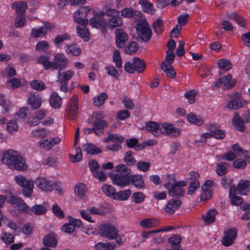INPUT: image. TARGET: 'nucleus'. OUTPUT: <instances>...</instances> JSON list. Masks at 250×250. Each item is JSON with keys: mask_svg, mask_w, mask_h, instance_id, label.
<instances>
[{"mask_svg": "<svg viewBox=\"0 0 250 250\" xmlns=\"http://www.w3.org/2000/svg\"><path fill=\"white\" fill-rule=\"evenodd\" d=\"M116 173L110 174L112 183L121 188L132 184L137 188H143L145 184L143 176L138 174H131V169L125 164H119L115 167Z\"/></svg>", "mask_w": 250, "mask_h": 250, "instance_id": "f257e3e1", "label": "nucleus"}, {"mask_svg": "<svg viewBox=\"0 0 250 250\" xmlns=\"http://www.w3.org/2000/svg\"><path fill=\"white\" fill-rule=\"evenodd\" d=\"M2 162L3 164L20 171L26 169L25 161L17 152L13 150L5 152L2 156Z\"/></svg>", "mask_w": 250, "mask_h": 250, "instance_id": "f03ea898", "label": "nucleus"}, {"mask_svg": "<svg viewBox=\"0 0 250 250\" xmlns=\"http://www.w3.org/2000/svg\"><path fill=\"white\" fill-rule=\"evenodd\" d=\"M138 40L148 42L152 35L151 27L146 19H139L135 26Z\"/></svg>", "mask_w": 250, "mask_h": 250, "instance_id": "7ed1b4c3", "label": "nucleus"}, {"mask_svg": "<svg viewBox=\"0 0 250 250\" xmlns=\"http://www.w3.org/2000/svg\"><path fill=\"white\" fill-rule=\"evenodd\" d=\"M14 179L17 184L23 188V194L27 197H30L33 193L34 182L27 180L26 177L21 175L16 176Z\"/></svg>", "mask_w": 250, "mask_h": 250, "instance_id": "20e7f679", "label": "nucleus"}, {"mask_svg": "<svg viewBox=\"0 0 250 250\" xmlns=\"http://www.w3.org/2000/svg\"><path fill=\"white\" fill-rule=\"evenodd\" d=\"M106 16L109 17L106 25L110 29L121 26L123 24L122 18L119 16V12L115 9H109L105 12Z\"/></svg>", "mask_w": 250, "mask_h": 250, "instance_id": "39448f33", "label": "nucleus"}, {"mask_svg": "<svg viewBox=\"0 0 250 250\" xmlns=\"http://www.w3.org/2000/svg\"><path fill=\"white\" fill-rule=\"evenodd\" d=\"M91 9L90 6L82 7L79 8L73 15L74 21L81 25L86 26L88 23L86 17Z\"/></svg>", "mask_w": 250, "mask_h": 250, "instance_id": "423d86ee", "label": "nucleus"}, {"mask_svg": "<svg viewBox=\"0 0 250 250\" xmlns=\"http://www.w3.org/2000/svg\"><path fill=\"white\" fill-rule=\"evenodd\" d=\"M51 63L50 69L61 71L67 67L68 61L63 54L57 53L54 56V61Z\"/></svg>", "mask_w": 250, "mask_h": 250, "instance_id": "0eeeda50", "label": "nucleus"}, {"mask_svg": "<svg viewBox=\"0 0 250 250\" xmlns=\"http://www.w3.org/2000/svg\"><path fill=\"white\" fill-rule=\"evenodd\" d=\"M102 113H97L95 115V120L92 123V126L95 130V134L101 136L104 133V129L107 126V123L103 119Z\"/></svg>", "mask_w": 250, "mask_h": 250, "instance_id": "6e6552de", "label": "nucleus"}, {"mask_svg": "<svg viewBox=\"0 0 250 250\" xmlns=\"http://www.w3.org/2000/svg\"><path fill=\"white\" fill-rule=\"evenodd\" d=\"M78 109L79 98L76 95H74L70 99L66 109L68 118L71 120H75L77 117Z\"/></svg>", "mask_w": 250, "mask_h": 250, "instance_id": "1a4fd4ad", "label": "nucleus"}, {"mask_svg": "<svg viewBox=\"0 0 250 250\" xmlns=\"http://www.w3.org/2000/svg\"><path fill=\"white\" fill-rule=\"evenodd\" d=\"M99 233L101 236L109 240L116 238L118 235L117 231L115 227L108 224L101 225Z\"/></svg>", "mask_w": 250, "mask_h": 250, "instance_id": "9d476101", "label": "nucleus"}, {"mask_svg": "<svg viewBox=\"0 0 250 250\" xmlns=\"http://www.w3.org/2000/svg\"><path fill=\"white\" fill-rule=\"evenodd\" d=\"M236 83V81L235 79L232 80L231 75L228 74L214 82L213 87L217 88L223 86L225 89H229L234 86Z\"/></svg>", "mask_w": 250, "mask_h": 250, "instance_id": "9b49d317", "label": "nucleus"}, {"mask_svg": "<svg viewBox=\"0 0 250 250\" xmlns=\"http://www.w3.org/2000/svg\"><path fill=\"white\" fill-rule=\"evenodd\" d=\"M187 183L185 181H180L173 184L168 190L169 194L172 196H176L178 198H181L184 195L185 191L182 188L185 187Z\"/></svg>", "mask_w": 250, "mask_h": 250, "instance_id": "f8f14e48", "label": "nucleus"}, {"mask_svg": "<svg viewBox=\"0 0 250 250\" xmlns=\"http://www.w3.org/2000/svg\"><path fill=\"white\" fill-rule=\"evenodd\" d=\"M237 230L235 228H230L224 233V237L222 238L221 243L225 247L231 245L237 237Z\"/></svg>", "mask_w": 250, "mask_h": 250, "instance_id": "ddd939ff", "label": "nucleus"}, {"mask_svg": "<svg viewBox=\"0 0 250 250\" xmlns=\"http://www.w3.org/2000/svg\"><path fill=\"white\" fill-rule=\"evenodd\" d=\"M35 183L40 189L45 191H51L57 187L56 183L43 177L37 178Z\"/></svg>", "mask_w": 250, "mask_h": 250, "instance_id": "4468645a", "label": "nucleus"}, {"mask_svg": "<svg viewBox=\"0 0 250 250\" xmlns=\"http://www.w3.org/2000/svg\"><path fill=\"white\" fill-rule=\"evenodd\" d=\"M114 33L116 46L118 48L124 47L128 39V35L121 28H117Z\"/></svg>", "mask_w": 250, "mask_h": 250, "instance_id": "2eb2a0df", "label": "nucleus"}, {"mask_svg": "<svg viewBox=\"0 0 250 250\" xmlns=\"http://www.w3.org/2000/svg\"><path fill=\"white\" fill-rule=\"evenodd\" d=\"M161 127L164 129V133L173 137H178L181 134V130L176 128L173 124L164 123L161 124Z\"/></svg>", "mask_w": 250, "mask_h": 250, "instance_id": "dca6fc26", "label": "nucleus"}, {"mask_svg": "<svg viewBox=\"0 0 250 250\" xmlns=\"http://www.w3.org/2000/svg\"><path fill=\"white\" fill-rule=\"evenodd\" d=\"M181 204V201L179 199L169 200L165 208V212L168 215L173 214L180 208Z\"/></svg>", "mask_w": 250, "mask_h": 250, "instance_id": "f3484780", "label": "nucleus"}, {"mask_svg": "<svg viewBox=\"0 0 250 250\" xmlns=\"http://www.w3.org/2000/svg\"><path fill=\"white\" fill-rule=\"evenodd\" d=\"M105 13L101 12L99 15H96L90 20V24L96 28H103L106 25V21L103 19Z\"/></svg>", "mask_w": 250, "mask_h": 250, "instance_id": "a211bd4d", "label": "nucleus"}, {"mask_svg": "<svg viewBox=\"0 0 250 250\" xmlns=\"http://www.w3.org/2000/svg\"><path fill=\"white\" fill-rule=\"evenodd\" d=\"M42 98L39 94L31 93L29 94L28 99V103L33 109H37L40 107L42 105Z\"/></svg>", "mask_w": 250, "mask_h": 250, "instance_id": "6ab92c4d", "label": "nucleus"}, {"mask_svg": "<svg viewBox=\"0 0 250 250\" xmlns=\"http://www.w3.org/2000/svg\"><path fill=\"white\" fill-rule=\"evenodd\" d=\"M42 243L44 247L55 248L58 244L57 235L52 232L44 236Z\"/></svg>", "mask_w": 250, "mask_h": 250, "instance_id": "aec40b11", "label": "nucleus"}, {"mask_svg": "<svg viewBox=\"0 0 250 250\" xmlns=\"http://www.w3.org/2000/svg\"><path fill=\"white\" fill-rule=\"evenodd\" d=\"M49 104L54 109H59L62 103V98L59 96L57 92H53L49 99Z\"/></svg>", "mask_w": 250, "mask_h": 250, "instance_id": "412c9836", "label": "nucleus"}, {"mask_svg": "<svg viewBox=\"0 0 250 250\" xmlns=\"http://www.w3.org/2000/svg\"><path fill=\"white\" fill-rule=\"evenodd\" d=\"M146 129L154 136H158L163 133L161 124L158 125L156 122H149L146 125Z\"/></svg>", "mask_w": 250, "mask_h": 250, "instance_id": "4be33fe9", "label": "nucleus"}, {"mask_svg": "<svg viewBox=\"0 0 250 250\" xmlns=\"http://www.w3.org/2000/svg\"><path fill=\"white\" fill-rule=\"evenodd\" d=\"M181 237L178 234H174L168 239V243L170 244L171 249L166 250H183L180 244Z\"/></svg>", "mask_w": 250, "mask_h": 250, "instance_id": "5701e85b", "label": "nucleus"}, {"mask_svg": "<svg viewBox=\"0 0 250 250\" xmlns=\"http://www.w3.org/2000/svg\"><path fill=\"white\" fill-rule=\"evenodd\" d=\"M238 194L242 195H247L250 192V181L241 180L237 186Z\"/></svg>", "mask_w": 250, "mask_h": 250, "instance_id": "b1692460", "label": "nucleus"}, {"mask_svg": "<svg viewBox=\"0 0 250 250\" xmlns=\"http://www.w3.org/2000/svg\"><path fill=\"white\" fill-rule=\"evenodd\" d=\"M244 123L243 120L241 119L239 114L235 112L232 119V123L234 128L239 131L244 132L245 128Z\"/></svg>", "mask_w": 250, "mask_h": 250, "instance_id": "393cba45", "label": "nucleus"}, {"mask_svg": "<svg viewBox=\"0 0 250 250\" xmlns=\"http://www.w3.org/2000/svg\"><path fill=\"white\" fill-rule=\"evenodd\" d=\"M160 66L168 78L173 79L176 77V72L171 65L168 64L166 61H164L161 63Z\"/></svg>", "mask_w": 250, "mask_h": 250, "instance_id": "a878e982", "label": "nucleus"}, {"mask_svg": "<svg viewBox=\"0 0 250 250\" xmlns=\"http://www.w3.org/2000/svg\"><path fill=\"white\" fill-rule=\"evenodd\" d=\"M247 104L246 101L238 97H235L233 100L228 104L227 106L230 109H236L244 107Z\"/></svg>", "mask_w": 250, "mask_h": 250, "instance_id": "bb28decb", "label": "nucleus"}, {"mask_svg": "<svg viewBox=\"0 0 250 250\" xmlns=\"http://www.w3.org/2000/svg\"><path fill=\"white\" fill-rule=\"evenodd\" d=\"M133 69L138 73H143L146 69V64L145 62L138 57L133 58Z\"/></svg>", "mask_w": 250, "mask_h": 250, "instance_id": "cd10ccee", "label": "nucleus"}, {"mask_svg": "<svg viewBox=\"0 0 250 250\" xmlns=\"http://www.w3.org/2000/svg\"><path fill=\"white\" fill-rule=\"evenodd\" d=\"M83 151L90 155H95L102 152V150L91 143H87L83 146Z\"/></svg>", "mask_w": 250, "mask_h": 250, "instance_id": "c85d7f7f", "label": "nucleus"}, {"mask_svg": "<svg viewBox=\"0 0 250 250\" xmlns=\"http://www.w3.org/2000/svg\"><path fill=\"white\" fill-rule=\"evenodd\" d=\"M139 4L142 6L143 11L145 13L153 15L155 12L153 4L146 0H140Z\"/></svg>", "mask_w": 250, "mask_h": 250, "instance_id": "c756f323", "label": "nucleus"}, {"mask_svg": "<svg viewBox=\"0 0 250 250\" xmlns=\"http://www.w3.org/2000/svg\"><path fill=\"white\" fill-rule=\"evenodd\" d=\"M217 214V211L215 209H210L207 212L206 214L203 215L202 218L208 224L213 223L215 220V216Z\"/></svg>", "mask_w": 250, "mask_h": 250, "instance_id": "7c9ffc66", "label": "nucleus"}, {"mask_svg": "<svg viewBox=\"0 0 250 250\" xmlns=\"http://www.w3.org/2000/svg\"><path fill=\"white\" fill-rule=\"evenodd\" d=\"M65 47V51L67 53L75 56H79L82 52L81 49L76 44H66Z\"/></svg>", "mask_w": 250, "mask_h": 250, "instance_id": "2f4dec72", "label": "nucleus"}, {"mask_svg": "<svg viewBox=\"0 0 250 250\" xmlns=\"http://www.w3.org/2000/svg\"><path fill=\"white\" fill-rule=\"evenodd\" d=\"M131 191L130 189L120 191L114 196V199L120 201H125L130 196Z\"/></svg>", "mask_w": 250, "mask_h": 250, "instance_id": "473e14b6", "label": "nucleus"}, {"mask_svg": "<svg viewBox=\"0 0 250 250\" xmlns=\"http://www.w3.org/2000/svg\"><path fill=\"white\" fill-rule=\"evenodd\" d=\"M13 5L16 7L17 15H25L26 9L27 8V4L24 1L15 2Z\"/></svg>", "mask_w": 250, "mask_h": 250, "instance_id": "72a5a7b5", "label": "nucleus"}, {"mask_svg": "<svg viewBox=\"0 0 250 250\" xmlns=\"http://www.w3.org/2000/svg\"><path fill=\"white\" fill-rule=\"evenodd\" d=\"M108 98V95L105 92L100 93L98 96L95 97L93 99V104L96 106H101L105 101Z\"/></svg>", "mask_w": 250, "mask_h": 250, "instance_id": "f704fd0d", "label": "nucleus"}, {"mask_svg": "<svg viewBox=\"0 0 250 250\" xmlns=\"http://www.w3.org/2000/svg\"><path fill=\"white\" fill-rule=\"evenodd\" d=\"M187 119L190 123L197 125H201L204 123L203 119L200 116H198L192 112L188 114Z\"/></svg>", "mask_w": 250, "mask_h": 250, "instance_id": "c9c22d12", "label": "nucleus"}, {"mask_svg": "<svg viewBox=\"0 0 250 250\" xmlns=\"http://www.w3.org/2000/svg\"><path fill=\"white\" fill-rule=\"evenodd\" d=\"M158 224V222L153 218H146L143 219L140 222V225L144 228L150 229L156 227Z\"/></svg>", "mask_w": 250, "mask_h": 250, "instance_id": "e433bc0d", "label": "nucleus"}, {"mask_svg": "<svg viewBox=\"0 0 250 250\" xmlns=\"http://www.w3.org/2000/svg\"><path fill=\"white\" fill-rule=\"evenodd\" d=\"M74 75V72L71 70H67L64 72L58 71V76L59 81H62L68 83Z\"/></svg>", "mask_w": 250, "mask_h": 250, "instance_id": "4c0bfd02", "label": "nucleus"}, {"mask_svg": "<svg viewBox=\"0 0 250 250\" xmlns=\"http://www.w3.org/2000/svg\"><path fill=\"white\" fill-rule=\"evenodd\" d=\"M142 14L133 8H125L122 10V15L125 18H131L132 16H137L138 17H142Z\"/></svg>", "mask_w": 250, "mask_h": 250, "instance_id": "58836bf2", "label": "nucleus"}, {"mask_svg": "<svg viewBox=\"0 0 250 250\" xmlns=\"http://www.w3.org/2000/svg\"><path fill=\"white\" fill-rule=\"evenodd\" d=\"M217 64L221 70L226 71L231 69L232 67L230 62L226 59L219 60L217 62Z\"/></svg>", "mask_w": 250, "mask_h": 250, "instance_id": "ea45409f", "label": "nucleus"}, {"mask_svg": "<svg viewBox=\"0 0 250 250\" xmlns=\"http://www.w3.org/2000/svg\"><path fill=\"white\" fill-rule=\"evenodd\" d=\"M154 32L157 35L161 34L163 32L164 22L161 19H158L154 21L152 24Z\"/></svg>", "mask_w": 250, "mask_h": 250, "instance_id": "a19ab883", "label": "nucleus"}, {"mask_svg": "<svg viewBox=\"0 0 250 250\" xmlns=\"http://www.w3.org/2000/svg\"><path fill=\"white\" fill-rule=\"evenodd\" d=\"M133 152L132 151L128 150L127 151L124 156V161L125 163L126 167L127 166H132L136 162L135 159L132 156Z\"/></svg>", "mask_w": 250, "mask_h": 250, "instance_id": "79ce46f5", "label": "nucleus"}, {"mask_svg": "<svg viewBox=\"0 0 250 250\" xmlns=\"http://www.w3.org/2000/svg\"><path fill=\"white\" fill-rule=\"evenodd\" d=\"M116 244L113 242L111 243H98L95 246L96 250H112Z\"/></svg>", "mask_w": 250, "mask_h": 250, "instance_id": "37998d69", "label": "nucleus"}, {"mask_svg": "<svg viewBox=\"0 0 250 250\" xmlns=\"http://www.w3.org/2000/svg\"><path fill=\"white\" fill-rule=\"evenodd\" d=\"M31 87L37 91H41L44 90L46 86L44 82L41 80H33L30 82Z\"/></svg>", "mask_w": 250, "mask_h": 250, "instance_id": "c03bdc74", "label": "nucleus"}, {"mask_svg": "<svg viewBox=\"0 0 250 250\" xmlns=\"http://www.w3.org/2000/svg\"><path fill=\"white\" fill-rule=\"evenodd\" d=\"M102 189L104 193L109 197H111L114 199V196L116 195L115 188L111 185H108L104 184L102 187Z\"/></svg>", "mask_w": 250, "mask_h": 250, "instance_id": "a18cd8bd", "label": "nucleus"}, {"mask_svg": "<svg viewBox=\"0 0 250 250\" xmlns=\"http://www.w3.org/2000/svg\"><path fill=\"white\" fill-rule=\"evenodd\" d=\"M49 56H41L38 59V62L40 64H42L44 69L48 70L51 68V62L49 61Z\"/></svg>", "mask_w": 250, "mask_h": 250, "instance_id": "49530a36", "label": "nucleus"}, {"mask_svg": "<svg viewBox=\"0 0 250 250\" xmlns=\"http://www.w3.org/2000/svg\"><path fill=\"white\" fill-rule=\"evenodd\" d=\"M70 39V36L67 33L58 35L54 39L53 42L55 45L58 47L62 44L63 42Z\"/></svg>", "mask_w": 250, "mask_h": 250, "instance_id": "de8ad7c7", "label": "nucleus"}, {"mask_svg": "<svg viewBox=\"0 0 250 250\" xmlns=\"http://www.w3.org/2000/svg\"><path fill=\"white\" fill-rule=\"evenodd\" d=\"M112 60L118 69L122 68L123 62L120 51L118 50H116L114 51Z\"/></svg>", "mask_w": 250, "mask_h": 250, "instance_id": "09e8293b", "label": "nucleus"}, {"mask_svg": "<svg viewBox=\"0 0 250 250\" xmlns=\"http://www.w3.org/2000/svg\"><path fill=\"white\" fill-rule=\"evenodd\" d=\"M86 191V186L82 183L77 184L75 188L74 192L76 195L79 197L83 196Z\"/></svg>", "mask_w": 250, "mask_h": 250, "instance_id": "8fccbe9b", "label": "nucleus"}, {"mask_svg": "<svg viewBox=\"0 0 250 250\" xmlns=\"http://www.w3.org/2000/svg\"><path fill=\"white\" fill-rule=\"evenodd\" d=\"M77 32L79 37L83 38L84 41H88L89 40V33L88 30L86 28H82L78 26L76 28Z\"/></svg>", "mask_w": 250, "mask_h": 250, "instance_id": "3c124183", "label": "nucleus"}, {"mask_svg": "<svg viewBox=\"0 0 250 250\" xmlns=\"http://www.w3.org/2000/svg\"><path fill=\"white\" fill-rule=\"evenodd\" d=\"M228 164L226 162H221L216 166V172L219 176H222L225 175L228 171L227 166Z\"/></svg>", "mask_w": 250, "mask_h": 250, "instance_id": "603ef678", "label": "nucleus"}, {"mask_svg": "<svg viewBox=\"0 0 250 250\" xmlns=\"http://www.w3.org/2000/svg\"><path fill=\"white\" fill-rule=\"evenodd\" d=\"M229 19L233 20L237 22L240 26L244 27L245 26L244 19L238 15L236 13H230L228 17Z\"/></svg>", "mask_w": 250, "mask_h": 250, "instance_id": "864d4df0", "label": "nucleus"}, {"mask_svg": "<svg viewBox=\"0 0 250 250\" xmlns=\"http://www.w3.org/2000/svg\"><path fill=\"white\" fill-rule=\"evenodd\" d=\"M138 48V43L135 42H132L126 46L125 49V51L127 54L132 55L137 52Z\"/></svg>", "mask_w": 250, "mask_h": 250, "instance_id": "5fc2aeb1", "label": "nucleus"}, {"mask_svg": "<svg viewBox=\"0 0 250 250\" xmlns=\"http://www.w3.org/2000/svg\"><path fill=\"white\" fill-rule=\"evenodd\" d=\"M45 28L41 27L39 29L33 28L31 31V36L33 38H39L44 36L46 34Z\"/></svg>", "mask_w": 250, "mask_h": 250, "instance_id": "6e6d98bb", "label": "nucleus"}, {"mask_svg": "<svg viewBox=\"0 0 250 250\" xmlns=\"http://www.w3.org/2000/svg\"><path fill=\"white\" fill-rule=\"evenodd\" d=\"M1 240L5 244L10 245L14 241V237L11 233L2 232L0 235Z\"/></svg>", "mask_w": 250, "mask_h": 250, "instance_id": "4d7b16f0", "label": "nucleus"}, {"mask_svg": "<svg viewBox=\"0 0 250 250\" xmlns=\"http://www.w3.org/2000/svg\"><path fill=\"white\" fill-rule=\"evenodd\" d=\"M30 210L32 212L37 215L43 214L47 211L46 208L42 205H35Z\"/></svg>", "mask_w": 250, "mask_h": 250, "instance_id": "13d9d810", "label": "nucleus"}, {"mask_svg": "<svg viewBox=\"0 0 250 250\" xmlns=\"http://www.w3.org/2000/svg\"><path fill=\"white\" fill-rule=\"evenodd\" d=\"M26 21V19L25 18V15H17L14 26L16 28L23 27Z\"/></svg>", "mask_w": 250, "mask_h": 250, "instance_id": "bf43d9fd", "label": "nucleus"}, {"mask_svg": "<svg viewBox=\"0 0 250 250\" xmlns=\"http://www.w3.org/2000/svg\"><path fill=\"white\" fill-rule=\"evenodd\" d=\"M200 184L198 180L192 181L190 186L188 189V193L189 195H192L195 191L199 188Z\"/></svg>", "mask_w": 250, "mask_h": 250, "instance_id": "052dcab7", "label": "nucleus"}, {"mask_svg": "<svg viewBox=\"0 0 250 250\" xmlns=\"http://www.w3.org/2000/svg\"><path fill=\"white\" fill-rule=\"evenodd\" d=\"M150 163L145 161H140L136 164V167L140 171H147L150 168Z\"/></svg>", "mask_w": 250, "mask_h": 250, "instance_id": "680f3d73", "label": "nucleus"}, {"mask_svg": "<svg viewBox=\"0 0 250 250\" xmlns=\"http://www.w3.org/2000/svg\"><path fill=\"white\" fill-rule=\"evenodd\" d=\"M105 69L109 75L112 76L116 80L119 79L118 71L114 66L109 65L106 66Z\"/></svg>", "mask_w": 250, "mask_h": 250, "instance_id": "e2e57ef3", "label": "nucleus"}, {"mask_svg": "<svg viewBox=\"0 0 250 250\" xmlns=\"http://www.w3.org/2000/svg\"><path fill=\"white\" fill-rule=\"evenodd\" d=\"M32 135L35 137L42 138L46 137L49 133V131L45 128H42L38 130H34L32 132Z\"/></svg>", "mask_w": 250, "mask_h": 250, "instance_id": "0e129e2a", "label": "nucleus"}, {"mask_svg": "<svg viewBox=\"0 0 250 250\" xmlns=\"http://www.w3.org/2000/svg\"><path fill=\"white\" fill-rule=\"evenodd\" d=\"M52 212L56 216L60 219L63 218L64 217V214L62 210L56 204L53 205Z\"/></svg>", "mask_w": 250, "mask_h": 250, "instance_id": "69168bd1", "label": "nucleus"}, {"mask_svg": "<svg viewBox=\"0 0 250 250\" xmlns=\"http://www.w3.org/2000/svg\"><path fill=\"white\" fill-rule=\"evenodd\" d=\"M38 146L43 147L46 150H50L53 146L52 141L50 140H42L38 143Z\"/></svg>", "mask_w": 250, "mask_h": 250, "instance_id": "338daca9", "label": "nucleus"}, {"mask_svg": "<svg viewBox=\"0 0 250 250\" xmlns=\"http://www.w3.org/2000/svg\"><path fill=\"white\" fill-rule=\"evenodd\" d=\"M49 48V43L45 41L39 42L36 45L37 51H46Z\"/></svg>", "mask_w": 250, "mask_h": 250, "instance_id": "774afa93", "label": "nucleus"}]
</instances>
